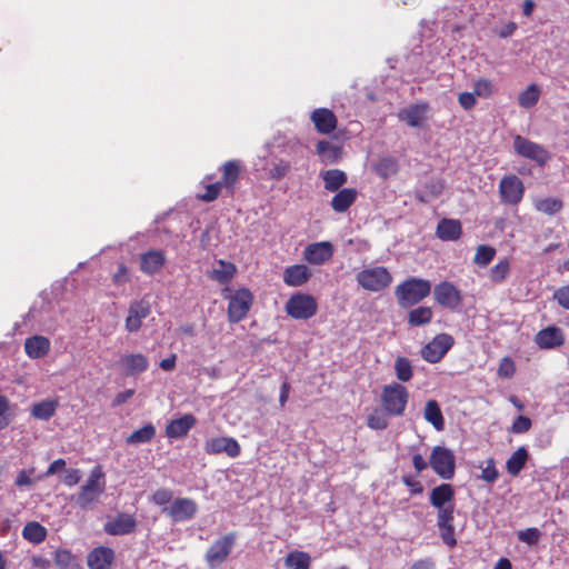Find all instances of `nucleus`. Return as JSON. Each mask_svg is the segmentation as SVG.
I'll list each match as a JSON object with an SVG mask.
<instances>
[{
  "label": "nucleus",
  "instance_id": "56",
  "mask_svg": "<svg viewBox=\"0 0 569 569\" xmlns=\"http://www.w3.org/2000/svg\"><path fill=\"white\" fill-rule=\"evenodd\" d=\"M532 426L531 419L526 416H518L512 422L511 430L515 433H525Z\"/></svg>",
  "mask_w": 569,
  "mask_h": 569
},
{
  "label": "nucleus",
  "instance_id": "53",
  "mask_svg": "<svg viewBox=\"0 0 569 569\" xmlns=\"http://www.w3.org/2000/svg\"><path fill=\"white\" fill-rule=\"evenodd\" d=\"M493 92V86L490 80L478 79L473 82V93L478 97L488 98Z\"/></svg>",
  "mask_w": 569,
  "mask_h": 569
},
{
  "label": "nucleus",
  "instance_id": "21",
  "mask_svg": "<svg viewBox=\"0 0 569 569\" xmlns=\"http://www.w3.org/2000/svg\"><path fill=\"white\" fill-rule=\"evenodd\" d=\"M310 120L316 130L321 134H329L336 130L338 119L332 110L328 108H318L311 112Z\"/></svg>",
  "mask_w": 569,
  "mask_h": 569
},
{
  "label": "nucleus",
  "instance_id": "57",
  "mask_svg": "<svg viewBox=\"0 0 569 569\" xmlns=\"http://www.w3.org/2000/svg\"><path fill=\"white\" fill-rule=\"evenodd\" d=\"M112 281L114 284H124L130 281L129 269L126 264L118 266L117 271L112 274Z\"/></svg>",
  "mask_w": 569,
  "mask_h": 569
},
{
  "label": "nucleus",
  "instance_id": "60",
  "mask_svg": "<svg viewBox=\"0 0 569 569\" xmlns=\"http://www.w3.org/2000/svg\"><path fill=\"white\" fill-rule=\"evenodd\" d=\"M458 102H459V104L461 106L462 109L470 110L477 103L476 94L473 92H467V91L466 92H461L458 96Z\"/></svg>",
  "mask_w": 569,
  "mask_h": 569
},
{
  "label": "nucleus",
  "instance_id": "18",
  "mask_svg": "<svg viewBox=\"0 0 569 569\" xmlns=\"http://www.w3.org/2000/svg\"><path fill=\"white\" fill-rule=\"evenodd\" d=\"M219 170L221 172L219 182L229 196H233L242 171L241 162L236 159L228 160L220 166Z\"/></svg>",
  "mask_w": 569,
  "mask_h": 569
},
{
  "label": "nucleus",
  "instance_id": "37",
  "mask_svg": "<svg viewBox=\"0 0 569 569\" xmlns=\"http://www.w3.org/2000/svg\"><path fill=\"white\" fill-rule=\"evenodd\" d=\"M390 413L383 407L373 408L372 411L367 416L366 425L372 430H385L389 427Z\"/></svg>",
  "mask_w": 569,
  "mask_h": 569
},
{
  "label": "nucleus",
  "instance_id": "61",
  "mask_svg": "<svg viewBox=\"0 0 569 569\" xmlns=\"http://www.w3.org/2000/svg\"><path fill=\"white\" fill-rule=\"evenodd\" d=\"M81 480V471L79 469L70 468L66 471L62 482L67 487H73Z\"/></svg>",
  "mask_w": 569,
  "mask_h": 569
},
{
  "label": "nucleus",
  "instance_id": "64",
  "mask_svg": "<svg viewBox=\"0 0 569 569\" xmlns=\"http://www.w3.org/2000/svg\"><path fill=\"white\" fill-rule=\"evenodd\" d=\"M134 395L133 389H127L122 392H119L116 395L114 399L112 400V407L117 408L123 403H126L129 399H131Z\"/></svg>",
  "mask_w": 569,
  "mask_h": 569
},
{
  "label": "nucleus",
  "instance_id": "5",
  "mask_svg": "<svg viewBox=\"0 0 569 569\" xmlns=\"http://www.w3.org/2000/svg\"><path fill=\"white\" fill-rule=\"evenodd\" d=\"M254 302L253 293L248 288H239L229 296L227 316L230 323H238L249 313Z\"/></svg>",
  "mask_w": 569,
  "mask_h": 569
},
{
  "label": "nucleus",
  "instance_id": "55",
  "mask_svg": "<svg viewBox=\"0 0 569 569\" xmlns=\"http://www.w3.org/2000/svg\"><path fill=\"white\" fill-rule=\"evenodd\" d=\"M498 477L499 472L496 468L495 460L490 458L487 460V466L482 468L480 478L488 483H493Z\"/></svg>",
  "mask_w": 569,
  "mask_h": 569
},
{
  "label": "nucleus",
  "instance_id": "59",
  "mask_svg": "<svg viewBox=\"0 0 569 569\" xmlns=\"http://www.w3.org/2000/svg\"><path fill=\"white\" fill-rule=\"evenodd\" d=\"M553 299L562 308L569 310V286H563L555 291Z\"/></svg>",
  "mask_w": 569,
  "mask_h": 569
},
{
  "label": "nucleus",
  "instance_id": "19",
  "mask_svg": "<svg viewBox=\"0 0 569 569\" xmlns=\"http://www.w3.org/2000/svg\"><path fill=\"white\" fill-rule=\"evenodd\" d=\"M116 560V553L112 548L99 546L93 548L87 557L89 569H111Z\"/></svg>",
  "mask_w": 569,
  "mask_h": 569
},
{
  "label": "nucleus",
  "instance_id": "63",
  "mask_svg": "<svg viewBox=\"0 0 569 569\" xmlns=\"http://www.w3.org/2000/svg\"><path fill=\"white\" fill-rule=\"evenodd\" d=\"M402 482L411 489L412 495H420L423 491L421 482L410 476H403Z\"/></svg>",
  "mask_w": 569,
  "mask_h": 569
},
{
  "label": "nucleus",
  "instance_id": "1",
  "mask_svg": "<svg viewBox=\"0 0 569 569\" xmlns=\"http://www.w3.org/2000/svg\"><path fill=\"white\" fill-rule=\"evenodd\" d=\"M431 290L432 287L429 280L410 277L396 286L395 297L401 309H410L429 297Z\"/></svg>",
  "mask_w": 569,
  "mask_h": 569
},
{
  "label": "nucleus",
  "instance_id": "44",
  "mask_svg": "<svg viewBox=\"0 0 569 569\" xmlns=\"http://www.w3.org/2000/svg\"><path fill=\"white\" fill-rule=\"evenodd\" d=\"M395 373L400 382H408L413 377V368L411 361L402 356H399L395 360Z\"/></svg>",
  "mask_w": 569,
  "mask_h": 569
},
{
  "label": "nucleus",
  "instance_id": "54",
  "mask_svg": "<svg viewBox=\"0 0 569 569\" xmlns=\"http://www.w3.org/2000/svg\"><path fill=\"white\" fill-rule=\"evenodd\" d=\"M500 378H511L516 373V363L510 357H503L500 360L498 371Z\"/></svg>",
  "mask_w": 569,
  "mask_h": 569
},
{
  "label": "nucleus",
  "instance_id": "9",
  "mask_svg": "<svg viewBox=\"0 0 569 569\" xmlns=\"http://www.w3.org/2000/svg\"><path fill=\"white\" fill-rule=\"evenodd\" d=\"M430 466L440 478L452 479L456 469L453 452L446 447L436 446L430 455Z\"/></svg>",
  "mask_w": 569,
  "mask_h": 569
},
{
  "label": "nucleus",
  "instance_id": "30",
  "mask_svg": "<svg viewBox=\"0 0 569 569\" xmlns=\"http://www.w3.org/2000/svg\"><path fill=\"white\" fill-rule=\"evenodd\" d=\"M358 191L355 188H343L336 192L330 201L331 209L337 213H343L356 202Z\"/></svg>",
  "mask_w": 569,
  "mask_h": 569
},
{
  "label": "nucleus",
  "instance_id": "39",
  "mask_svg": "<svg viewBox=\"0 0 569 569\" xmlns=\"http://www.w3.org/2000/svg\"><path fill=\"white\" fill-rule=\"evenodd\" d=\"M533 207L538 212L553 216L562 210L563 202L555 197L538 198L533 201Z\"/></svg>",
  "mask_w": 569,
  "mask_h": 569
},
{
  "label": "nucleus",
  "instance_id": "25",
  "mask_svg": "<svg viewBox=\"0 0 569 569\" xmlns=\"http://www.w3.org/2000/svg\"><path fill=\"white\" fill-rule=\"evenodd\" d=\"M455 489L450 483H441L430 491L429 502L437 510L455 506Z\"/></svg>",
  "mask_w": 569,
  "mask_h": 569
},
{
  "label": "nucleus",
  "instance_id": "2",
  "mask_svg": "<svg viewBox=\"0 0 569 569\" xmlns=\"http://www.w3.org/2000/svg\"><path fill=\"white\" fill-rule=\"evenodd\" d=\"M410 393L402 383L391 382L382 387L380 392V406L383 407L391 417H402L406 412Z\"/></svg>",
  "mask_w": 569,
  "mask_h": 569
},
{
  "label": "nucleus",
  "instance_id": "10",
  "mask_svg": "<svg viewBox=\"0 0 569 569\" xmlns=\"http://www.w3.org/2000/svg\"><path fill=\"white\" fill-rule=\"evenodd\" d=\"M513 148L519 156L535 161L540 167L551 160L550 152L542 146L519 134L513 139Z\"/></svg>",
  "mask_w": 569,
  "mask_h": 569
},
{
  "label": "nucleus",
  "instance_id": "45",
  "mask_svg": "<svg viewBox=\"0 0 569 569\" xmlns=\"http://www.w3.org/2000/svg\"><path fill=\"white\" fill-rule=\"evenodd\" d=\"M310 562L309 553L298 550L290 552L284 559V565L289 569H309Z\"/></svg>",
  "mask_w": 569,
  "mask_h": 569
},
{
  "label": "nucleus",
  "instance_id": "14",
  "mask_svg": "<svg viewBox=\"0 0 569 569\" xmlns=\"http://www.w3.org/2000/svg\"><path fill=\"white\" fill-rule=\"evenodd\" d=\"M162 512L168 515L174 522H183L192 519L198 512V505L191 498H177Z\"/></svg>",
  "mask_w": 569,
  "mask_h": 569
},
{
  "label": "nucleus",
  "instance_id": "6",
  "mask_svg": "<svg viewBox=\"0 0 569 569\" xmlns=\"http://www.w3.org/2000/svg\"><path fill=\"white\" fill-rule=\"evenodd\" d=\"M237 540L234 531L216 539L207 549L204 560L210 569L220 567L230 556Z\"/></svg>",
  "mask_w": 569,
  "mask_h": 569
},
{
  "label": "nucleus",
  "instance_id": "16",
  "mask_svg": "<svg viewBox=\"0 0 569 569\" xmlns=\"http://www.w3.org/2000/svg\"><path fill=\"white\" fill-rule=\"evenodd\" d=\"M335 253V247L330 241H320L308 244L303 252V259L310 264L321 266L329 261Z\"/></svg>",
  "mask_w": 569,
  "mask_h": 569
},
{
  "label": "nucleus",
  "instance_id": "32",
  "mask_svg": "<svg viewBox=\"0 0 569 569\" xmlns=\"http://www.w3.org/2000/svg\"><path fill=\"white\" fill-rule=\"evenodd\" d=\"M24 350L32 359L43 358L50 350V341L43 336H33L26 340Z\"/></svg>",
  "mask_w": 569,
  "mask_h": 569
},
{
  "label": "nucleus",
  "instance_id": "58",
  "mask_svg": "<svg viewBox=\"0 0 569 569\" xmlns=\"http://www.w3.org/2000/svg\"><path fill=\"white\" fill-rule=\"evenodd\" d=\"M172 500V491L169 489H158L152 495V501L158 506H166Z\"/></svg>",
  "mask_w": 569,
  "mask_h": 569
},
{
  "label": "nucleus",
  "instance_id": "17",
  "mask_svg": "<svg viewBox=\"0 0 569 569\" xmlns=\"http://www.w3.org/2000/svg\"><path fill=\"white\" fill-rule=\"evenodd\" d=\"M103 529L110 536L130 535L137 529V519L133 515L121 512L107 521Z\"/></svg>",
  "mask_w": 569,
  "mask_h": 569
},
{
  "label": "nucleus",
  "instance_id": "51",
  "mask_svg": "<svg viewBox=\"0 0 569 569\" xmlns=\"http://www.w3.org/2000/svg\"><path fill=\"white\" fill-rule=\"evenodd\" d=\"M517 536L519 541L525 542L529 546H533L538 543V541L540 540L541 532L539 529L532 527L518 531Z\"/></svg>",
  "mask_w": 569,
  "mask_h": 569
},
{
  "label": "nucleus",
  "instance_id": "22",
  "mask_svg": "<svg viewBox=\"0 0 569 569\" xmlns=\"http://www.w3.org/2000/svg\"><path fill=\"white\" fill-rule=\"evenodd\" d=\"M197 419L191 413H186L180 418L172 419L166 426V437L169 439H180L186 437L189 431L196 426Z\"/></svg>",
  "mask_w": 569,
  "mask_h": 569
},
{
  "label": "nucleus",
  "instance_id": "28",
  "mask_svg": "<svg viewBox=\"0 0 569 569\" xmlns=\"http://www.w3.org/2000/svg\"><path fill=\"white\" fill-rule=\"evenodd\" d=\"M462 234L461 222L456 219L443 218L438 222L436 236L442 241H456Z\"/></svg>",
  "mask_w": 569,
  "mask_h": 569
},
{
  "label": "nucleus",
  "instance_id": "31",
  "mask_svg": "<svg viewBox=\"0 0 569 569\" xmlns=\"http://www.w3.org/2000/svg\"><path fill=\"white\" fill-rule=\"evenodd\" d=\"M320 178L323 181L325 190L329 192H337L341 190L342 186L347 183V173L340 169L322 170Z\"/></svg>",
  "mask_w": 569,
  "mask_h": 569
},
{
  "label": "nucleus",
  "instance_id": "36",
  "mask_svg": "<svg viewBox=\"0 0 569 569\" xmlns=\"http://www.w3.org/2000/svg\"><path fill=\"white\" fill-rule=\"evenodd\" d=\"M529 458V452L526 447H519L506 462V468L509 475L516 477L526 466Z\"/></svg>",
  "mask_w": 569,
  "mask_h": 569
},
{
  "label": "nucleus",
  "instance_id": "41",
  "mask_svg": "<svg viewBox=\"0 0 569 569\" xmlns=\"http://www.w3.org/2000/svg\"><path fill=\"white\" fill-rule=\"evenodd\" d=\"M398 170V160L393 157H383L376 164H373V171L385 180L390 176L396 174Z\"/></svg>",
  "mask_w": 569,
  "mask_h": 569
},
{
  "label": "nucleus",
  "instance_id": "7",
  "mask_svg": "<svg viewBox=\"0 0 569 569\" xmlns=\"http://www.w3.org/2000/svg\"><path fill=\"white\" fill-rule=\"evenodd\" d=\"M284 310L293 319L307 320L317 313L318 303L313 296L298 292L289 298Z\"/></svg>",
  "mask_w": 569,
  "mask_h": 569
},
{
  "label": "nucleus",
  "instance_id": "27",
  "mask_svg": "<svg viewBox=\"0 0 569 569\" xmlns=\"http://www.w3.org/2000/svg\"><path fill=\"white\" fill-rule=\"evenodd\" d=\"M166 263V256L161 250H149L140 257V270L153 276L159 272Z\"/></svg>",
  "mask_w": 569,
  "mask_h": 569
},
{
  "label": "nucleus",
  "instance_id": "8",
  "mask_svg": "<svg viewBox=\"0 0 569 569\" xmlns=\"http://www.w3.org/2000/svg\"><path fill=\"white\" fill-rule=\"evenodd\" d=\"M525 184L516 174H509L501 178L498 186L500 202L506 206H518L525 196Z\"/></svg>",
  "mask_w": 569,
  "mask_h": 569
},
{
  "label": "nucleus",
  "instance_id": "4",
  "mask_svg": "<svg viewBox=\"0 0 569 569\" xmlns=\"http://www.w3.org/2000/svg\"><path fill=\"white\" fill-rule=\"evenodd\" d=\"M356 280L362 289L371 292H379L387 289L391 284L393 278L386 267L377 266L365 268L359 271L356 276Z\"/></svg>",
  "mask_w": 569,
  "mask_h": 569
},
{
  "label": "nucleus",
  "instance_id": "11",
  "mask_svg": "<svg viewBox=\"0 0 569 569\" xmlns=\"http://www.w3.org/2000/svg\"><path fill=\"white\" fill-rule=\"evenodd\" d=\"M455 339L449 333H438L421 348V357L429 363L439 362L452 348Z\"/></svg>",
  "mask_w": 569,
  "mask_h": 569
},
{
  "label": "nucleus",
  "instance_id": "23",
  "mask_svg": "<svg viewBox=\"0 0 569 569\" xmlns=\"http://www.w3.org/2000/svg\"><path fill=\"white\" fill-rule=\"evenodd\" d=\"M150 315V305L144 301H134L130 305L126 318V329L129 332H136L141 328L142 320Z\"/></svg>",
  "mask_w": 569,
  "mask_h": 569
},
{
  "label": "nucleus",
  "instance_id": "40",
  "mask_svg": "<svg viewBox=\"0 0 569 569\" xmlns=\"http://www.w3.org/2000/svg\"><path fill=\"white\" fill-rule=\"evenodd\" d=\"M47 535V529L37 521L28 522L22 529V537L34 545L43 542Z\"/></svg>",
  "mask_w": 569,
  "mask_h": 569
},
{
  "label": "nucleus",
  "instance_id": "34",
  "mask_svg": "<svg viewBox=\"0 0 569 569\" xmlns=\"http://www.w3.org/2000/svg\"><path fill=\"white\" fill-rule=\"evenodd\" d=\"M423 418L432 425L437 431L445 429V418L437 400L430 399L426 402Z\"/></svg>",
  "mask_w": 569,
  "mask_h": 569
},
{
  "label": "nucleus",
  "instance_id": "15",
  "mask_svg": "<svg viewBox=\"0 0 569 569\" xmlns=\"http://www.w3.org/2000/svg\"><path fill=\"white\" fill-rule=\"evenodd\" d=\"M204 451L208 455L224 452L230 458H237L241 453V447L232 437H214L206 441Z\"/></svg>",
  "mask_w": 569,
  "mask_h": 569
},
{
  "label": "nucleus",
  "instance_id": "43",
  "mask_svg": "<svg viewBox=\"0 0 569 569\" xmlns=\"http://www.w3.org/2000/svg\"><path fill=\"white\" fill-rule=\"evenodd\" d=\"M156 436V428L152 423H147L142 428L134 430L126 441L128 445H139L150 442Z\"/></svg>",
  "mask_w": 569,
  "mask_h": 569
},
{
  "label": "nucleus",
  "instance_id": "62",
  "mask_svg": "<svg viewBox=\"0 0 569 569\" xmlns=\"http://www.w3.org/2000/svg\"><path fill=\"white\" fill-rule=\"evenodd\" d=\"M64 467H66V460L62 458H59L50 463L48 469L43 472V475L41 477H39V479L51 477V476L56 475L57 472L61 471L62 469H64Z\"/></svg>",
  "mask_w": 569,
  "mask_h": 569
},
{
  "label": "nucleus",
  "instance_id": "12",
  "mask_svg": "<svg viewBox=\"0 0 569 569\" xmlns=\"http://www.w3.org/2000/svg\"><path fill=\"white\" fill-rule=\"evenodd\" d=\"M436 302L447 309L455 310L462 303L461 291L450 281H441L433 288Z\"/></svg>",
  "mask_w": 569,
  "mask_h": 569
},
{
  "label": "nucleus",
  "instance_id": "33",
  "mask_svg": "<svg viewBox=\"0 0 569 569\" xmlns=\"http://www.w3.org/2000/svg\"><path fill=\"white\" fill-rule=\"evenodd\" d=\"M127 376H136L148 369L149 362L142 353H131L121 359Z\"/></svg>",
  "mask_w": 569,
  "mask_h": 569
},
{
  "label": "nucleus",
  "instance_id": "52",
  "mask_svg": "<svg viewBox=\"0 0 569 569\" xmlns=\"http://www.w3.org/2000/svg\"><path fill=\"white\" fill-rule=\"evenodd\" d=\"M222 189H223V187L221 186V183L219 181H216L213 183L207 184L206 186V192L201 193V194H198L197 197L201 201L212 202L216 199H218V197L220 196Z\"/></svg>",
  "mask_w": 569,
  "mask_h": 569
},
{
  "label": "nucleus",
  "instance_id": "3",
  "mask_svg": "<svg viewBox=\"0 0 569 569\" xmlns=\"http://www.w3.org/2000/svg\"><path fill=\"white\" fill-rule=\"evenodd\" d=\"M104 473L100 466H96L91 470L86 483L81 486L80 491L77 495V506H79L81 509L89 508L104 491Z\"/></svg>",
  "mask_w": 569,
  "mask_h": 569
},
{
  "label": "nucleus",
  "instance_id": "29",
  "mask_svg": "<svg viewBox=\"0 0 569 569\" xmlns=\"http://www.w3.org/2000/svg\"><path fill=\"white\" fill-rule=\"evenodd\" d=\"M237 273V267L230 261L219 259L216 267L208 272L209 279L227 286L234 278Z\"/></svg>",
  "mask_w": 569,
  "mask_h": 569
},
{
  "label": "nucleus",
  "instance_id": "26",
  "mask_svg": "<svg viewBox=\"0 0 569 569\" xmlns=\"http://www.w3.org/2000/svg\"><path fill=\"white\" fill-rule=\"evenodd\" d=\"M311 276L312 273L306 264L298 263L283 270L282 280L289 287H301L309 281Z\"/></svg>",
  "mask_w": 569,
  "mask_h": 569
},
{
  "label": "nucleus",
  "instance_id": "13",
  "mask_svg": "<svg viewBox=\"0 0 569 569\" xmlns=\"http://www.w3.org/2000/svg\"><path fill=\"white\" fill-rule=\"evenodd\" d=\"M455 506H448L437 510V527L440 531V537L445 545L450 548L457 546L456 532H455Z\"/></svg>",
  "mask_w": 569,
  "mask_h": 569
},
{
  "label": "nucleus",
  "instance_id": "49",
  "mask_svg": "<svg viewBox=\"0 0 569 569\" xmlns=\"http://www.w3.org/2000/svg\"><path fill=\"white\" fill-rule=\"evenodd\" d=\"M510 272V262L507 259L500 260L490 269V279L495 283H501Z\"/></svg>",
  "mask_w": 569,
  "mask_h": 569
},
{
  "label": "nucleus",
  "instance_id": "24",
  "mask_svg": "<svg viewBox=\"0 0 569 569\" xmlns=\"http://www.w3.org/2000/svg\"><path fill=\"white\" fill-rule=\"evenodd\" d=\"M429 110L430 106L428 102L413 103L399 112V119L409 127L417 128L426 121Z\"/></svg>",
  "mask_w": 569,
  "mask_h": 569
},
{
  "label": "nucleus",
  "instance_id": "46",
  "mask_svg": "<svg viewBox=\"0 0 569 569\" xmlns=\"http://www.w3.org/2000/svg\"><path fill=\"white\" fill-rule=\"evenodd\" d=\"M540 89L538 84L531 83L527 87L525 91H522L518 97V103L520 107L525 109H530L535 107L540 98Z\"/></svg>",
  "mask_w": 569,
  "mask_h": 569
},
{
  "label": "nucleus",
  "instance_id": "35",
  "mask_svg": "<svg viewBox=\"0 0 569 569\" xmlns=\"http://www.w3.org/2000/svg\"><path fill=\"white\" fill-rule=\"evenodd\" d=\"M433 311L431 307L419 306L409 310L407 321L410 327H421L431 322Z\"/></svg>",
  "mask_w": 569,
  "mask_h": 569
},
{
  "label": "nucleus",
  "instance_id": "47",
  "mask_svg": "<svg viewBox=\"0 0 569 569\" xmlns=\"http://www.w3.org/2000/svg\"><path fill=\"white\" fill-rule=\"evenodd\" d=\"M54 562L59 569H80L77 557L67 549L56 551Z\"/></svg>",
  "mask_w": 569,
  "mask_h": 569
},
{
  "label": "nucleus",
  "instance_id": "38",
  "mask_svg": "<svg viewBox=\"0 0 569 569\" xmlns=\"http://www.w3.org/2000/svg\"><path fill=\"white\" fill-rule=\"evenodd\" d=\"M316 152L325 163H335L341 157V148L325 140L318 141Z\"/></svg>",
  "mask_w": 569,
  "mask_h": 569
},
{
  "label": "nucleus",
  "instance_id": "48",
  "mask_svg": "<svg viewBox=\"0 0 569 569\" xmlns=\"http://www.w3.org/2000/svg\"><path fill=\"white\" fill-rule=\"evenodd\" d=\"M496 249L491 246L480 244L476 249L473 262L480 267H487L495 258Z\"/></svg>",
  "mask_w": 569,
  "mask_h": 569
},
{
  "label": "nucleus",
  "instance_id": "50",
  "mask_svg": "<svg viewBox=\"0 0 569 569\" xmlns=\"http://www.w3.org/2000/svg\"><path fill=\"white\" fill-rule=\"evenodd\" d=\"M291 170V164L289 161L283 159L278 160L272 164L269 169V178L276 181L283 179Z\"/></svg>",
  "mask_w": 569,
  "mask_h": 569
},
{
  "label": "nucleus",
  "instance_id": "20",
  "mask_svg": "<svg viewBox=\"0 0 569 569\" xmlns=\"http://www.w3.org/2000/svg\"><path fill=\"white\" fill-rule=\"evenodd\" d=\"M535 342L540 349H556L565 343V335L561 328L549 326L535 336Z\"/></svg>",
  "mask_w": 569,
  "mask_h": 569
},
{
  "label": "nucleus",
  "instance_id": "42",
  "mask_svg": "<svg viewBox=\"0 0 569 569\" xmlns=\"http://www.w3.org/2000/svg\"><path fill=\"white\" fill-rule=\"evenodd\" d=\"M58 402L56 400H43L37 402L31 408V416L39 420H49L57 410Z\"/></svg>",
  "mask_w": 569,
  "mask_h": 569
}]
</instances>
